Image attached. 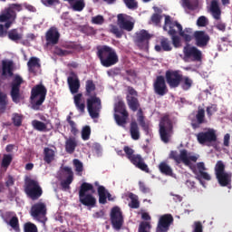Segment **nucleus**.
<instances>
[{"label": "nucleus", "mask_w": 232, "mask_h": 232, "mask_svg": "<svg viewBox=\"0 0 232 232\" xmlns=\"http://www.w3.org/2000/svg\"><path fill=\"white\" fill-rule=\"evenodd\" d=\"M169 159H172V160H175L176 163L180 164V162H183L185 166L190 167V169L194 173L196 179L199 180L201 184L202 179L203 180H211V176L206 172V164L204 162H198L197 165H192L191 162H197L198 160V158L197 156H191L188 154V150L186 149H183L179 152L177 150H172L169 153Z\"/></svg>", "instance_id": "f257e3e1"}, {"label": "nucleus", "mask_w": 232, "mask_h": 232, "mask_svg": "<svg viewBox=\"0 0 232 232\" xmlns=\"http://www.w3.org/2000/svg\"><path fill=\"white\" fill-rule=\"evenodd\" d=\"M175 28H178L179 34L184 39L185 43H191L195 35L193 29L185 28L183 30L182 24H179L177 21L171 20V16L167 15L165 16L163 30L168 32L169 35H170L174 48H179L180 46V37L177 35V30H175Z\"/></svg>", "instance_id": "f03ea898"}, {"label": "nucleus", "mask_w": 232, "mask_h": 232, "mask_svg": "<svg viewBox=\"0 0 232 232\" xmlns=\"http://www.w3.org/2000/svg\"><path fill=\"white\" fill-rule=\"evenodd\" d=\"M165 79L169 88H179V85H181L182 90L188 92V90H190L191 86H193V80L188 76L182 75V72L179 70L166 71Z\"/></svg>", "instance_id": "7ed1b4c3"}, {"label": "nucleus", "mask_w": 232, "mask_h": 232, "mask_svg": "<svg viewBox=\"0 0 232 232\" xmlns=\"http://www.w3.org/2000/svg\"><path fill=\"white\" fill-rule=\"evenodd\" d=\"M117 25L111 24L110 32L111 34H113L117 39H121L124 35V31H133V28H135V22L131 16L126 14H119L117 15Z\"/></svg>", "instance_id": "20e7f679"}, {"label": "nucleus", "mask_w": 232, "mask_h": 232, "mask_svg": "<svg viewBox=\"0 0 232 232\" xmlns=\"http://www.w3.org/2000/svg\"><path fill=\"white\" fill-rule=\"evenodd\" d=\"M96 53L102 66H104V68L115 66V64L119 63V55L117 54V52L115 49L108 45H102L97 47Z\"/></svg>", "instance_id": "39448f33"}, {"label": "nucleus", "mask_w": 232, "mask_h": 232, "mask_svg": "<svg viewBox=\"0 0 232 232\" xmlns=\"http://www.w3.org/2000/svg\"><path fill=\"white\" fill-rule=\"evenodd\" d=\"M88 191L95 193V188H93V185L92 183L83 182L79 189V201L82 206H86L87 208H95L97 198H95L92 194H86Z\"/></svg>", "instance_id": "423d86ee"}, {"label": "nucleus", "mask_w": 232, "mask_h": 232, "mask_svg": "<svg viewBox=\"0 0 232 232\" xmlns=\"http://www.w3.org/2000/svg\"><path fill=\"white\" fill-rule=\"evenodd\" d=\"M215 175L221 188H227L228 189H231L232 174L231 172L226 171V165L224 164V161L218 160L216 163Z\"/></svg>", "instance_id": "0eeeda50"}, {"label": "nucleus", "mask_w": 232, "mask_h": 232, "mask_svg": "<svg viewBox=\"0 0 232 232\" xmlns=\"http://www.w3.org/2000/svg\"><path fill=\"white\" fill-rule=\"evenodd\" d=\"M23 10L21 4H11L0 14V23H5V28H10L17 17V13Z\"/></svg>", "instance_id": "6e6552de"}, {"label": "nucleus", "mask_w": 232, "mask_h": 232, "mask_svg": "<svg viewBox=\"0 0 232 232\" xmlns=\"http://www.w3.org/2000/svg\"><path fill=\"white\" fill-rule=\"evenodd\" d=\"M48 93V90L43 84H37L31 90V101L33 102L34 110H39L40 106H43V102L46 101V94Z\"/></svg>", "instance_id": "1a4fd4ad"}, {"label": "nucleus", "mask_w": 232, "mask_h": 232, "mask_svg": "<svg viewBox=\"0 0 232 232\" xmlns=\"http://www.w3.org/2000/svg\"><path fill=\"white\" fill-rule=\"evenodd\" d=\"M123 151L125 152L127 159L131 164H133V166L141 171H145V173H150V168H148V164L144 162V158H142L140 154H135V150L129 146H125L123 148Z\"/></svg>", "instance_id": "9d476101"}, {"label": "nucleus", "mask_w": 232, "mask_h": 232, "mask_svg": "<svg viewBox=\"0 0 232 232\" xmlns=\"http://www.w3.org/2000/svg\"><path fill=\"white\" fill-rule=\"evenodd\" d=\"M24 193L31 200H39L43 197V188L39 185V181L27 179L24 184Z\"/></svg>", "instance_id": "9b49d317"}, {"label": "nucleus", "mask_w": 232, "mask_h": 232, "mask_svg": "<svg viewBox=\"0 0 232 232\" xmlns=\"http://www.w3.org/2000/svg\"><path fill=\"white\" fill-rule=\"evenodd\" d=\"M22 84H24V80L23 77H21V75L15 74L10 84V95L14 104H19V102L24 99L23 93L21 92Z\"/></svg>", "instance_id": "f8f14e48"}, {"label": "nucleus", "mask_w": 232, "mask_h": 232, "mask_svg": "<svg viewBox=\"0 0 232 232\" xmlns=\"http://www.w3.org/2000/svg\"><path fill=\"white\" fill-rule=\"evenodd\" d=\"M160 137L165 144L169 142L171 133H173V121L169 119V116H164L160 121Z\"/></svg>", "instance_id": "ddd939ff"}, {"label": "nucleus", "mask_w": 232, "mask_h": 232, "mask_svg": "<svg viewBox=\"0 0 232 232\" xmlns=\"http://www.w3.org/2000/svg\"><path fill=\"white\" fill-rule=\"evenodd\" d=\"M102 109L101 98L97 97V94L87 99V110L92 119H99Z\"/></svg>", "instance_id": "4468645a"}, {"label": "nucleus", "mask_w": 232, "mask_h": 232, "mask_svg": "<svg viewBox=\"0 0 232 232\" xmlns=\"http://www.w3.org/2000/svg\"><path fill=\"white\" fill-rule=\"evenodd\" d=\"M46 211V204L44 202H37L31 207L30 215L34 220L44 224L47 220Z\"/></svg>", "instance_id": "2eb2a0df"}, {"label": "nucleus", "mask_w": 232, "mask_h": 232, "mask_svg": "<svg viewBox=\"0 0 232 232\" xmlns=\"http://www.w3.org/2000/svg\"><path fill=\"white\" fill-rule=\"evenodd\" d=\"M126 101L131 111H138L139 108H140V102H139V92L132 86L127 87Z\"/></svg>", "instance_id": "dca6fc26"}, {"label": "nucleus", "mask_w": 232, "mask_h": 232, "mask_svg": "<svg viewBox=\"0 0 232 232\" xmlns=\"http://www.w3.org/2000/svg\"><path fill=\"white\" fill-rule=\"evenodd\" d=\"M184 61L192 63H202V51L191 45H186L183 48Z\"/></svg>", "instance_id": "f3484780"}, {"label": "nucleus", "mask_w": 232, "mask_h": 232, "mask_svg": "<svg viewBox=\"0 0 232 232\" xmlns=\"http://www.w3.org/2000/svg\"><path fill=\"white\" fill-rule=\"evenodd\" d=\"M111 223L116 231H121L124 224V217H122V212L121 208L113 207L111 210Z\"/></svg>", "instance_id": "a211bd4d"}, {"label": "nucleus", "mask_w": 232, "mask_h": 232, "mask_svg": "<svg viewBox=\"0 0 232 232\" xmlns=\"http://www.w3.org/2000/svg\"><path fill=\"white\" fill-rule=\"evenodd\" d=\"M166 78L163 75H159L156 77L153 82V90L156 95L159 97H164V95L168 94V85L166 84Z\"/></svg>", "instance_id": "6ab92c4d"}, {"label": "nucleus", "mask_w": 232, "mask_h": 232, "mask_svg": "<svg viewBox=\"0 0 232 232\" xmlns=\"http://www.w3.org/2000/svg\"><path fill=\"white\" fill-rule=\"evenodd\" d=\"M196 137L199 144H207V146H209V144L217 140V132H215V130L209 129L208 131L198 133Z\"/></svg>", "instance_id": "aec40b11"}, {"label": "nucleus", "mask_w": 232, "mask_h": 232, "mask_svg": "<svg viewBox=\"0 0 232 232\" xmlns=\"http://www.w3.org/2000/svg\"><path fill=\"white\" fill-rule=\"evenodd\" d=\"M150 39H151V34L146 30H140L136 33L135 43L140 50H148L150 46Z\"/></svg>", "instance_id": "412c9836"}, {"label": "nucleus", "mask_w": 232, "mask_h": 232, "mask_svg": "<svg viewBox=\"0 0 232 232\" xmlns=\"http://www.w3.org/2000/svg\"><path fill=\"white\" fill-rule=\"evenodd\" d=\"M172 224L173 216L171 214H165L160 218L156 232H168Z\"/></svg>", "instance_id": "4be33fe9"}, {"label": "nucleus", "mask_w": 232, "mask_h": 232, "mask_svg": "<svg viewBox=\"0 0 232 232\" xmlns=\"http://www.w3.org/2000/svg\"><path fill=\"white\" fill-rule=\"evenodd\" d=\"M195 44L198 48H206L211 41V37L205 31H196L194 32Z\"/></svg>", "instance_id": "5701e85b"}, {"label": "nucleus", "mask_w": 232, "mask_h": 232, "mask_svg": "<svg viewBox=\"0 0 232 232\" xmlns=\"http://www.w3.org/2000/svg\"><path fill=\"white\" fill-rule=\"evenodd\" d=\"M60 37L61 34H59V31L55 27H51L45 34L47 44H57Z\"/></svg>", "instance_id": "b1692460"}, {"label": "nucleus", "mask_w": 232, "mask_h": 232, "mask_svg": "<svg viewBox=\"0 0 232 232\" xmlns=\"http://www.w3.org/2000/svg\"><path fill=\"white\" fill-rule=\"evenodd\" d=\"M97 191L100 204L104 205L108 202V200L110 202L115 200V198L111 197V194L108 191V189H106L104 186H99Z\"/></svg>", "instance_id": "393cba45"}, {"label": "nucleus", "mask_w": 232, "mask_h": 232, "mask_svg": "<svg viewBox=\"0 0 232 232\" xmlns=\"http://www.w3.org/2000/svg\"><path fill=\"white\" fill-rule=\"evenodd\" d=\"M27 68L29 73L37 75V73H39V70H41V60L34 56L31 57L27 62Z\"/></svg>", "instance_id": "a878e982"}, {"label": "nucleus", "mask_w": 232, "mask_h": 232, "mask_svg": "<svg viewBox=\"0 0 232 232\" xmlns=\"http://www.w3.org/2000/svg\"><path fill=\"white\" fill-rule=\"evenodd\" d=\"M2 77L3 79H8L14 77V62L13 61H2Z\"/></svg>", "instance_id": "bb28decb"}, {"label": "nucleus", "mask_w": 232, "mask_h": 232, "mask_svg": "<svg viewBox=\"0 0 232 232\" xmlns=\"http://www.w3.org/2000/svg\"><path fill=\"white\" fill-rule=\"evenodd\" d=\"M72 75L74 77L69 76L67 79V82L69 84L71 93L75 94L79 93V89L81 88V81H79V78L75 73L72 72Z\"/></svg>", "instance_id": "cd10ccee"}, {"label": "nucleus", "mask_w": 232, "mask_h": 232, "mask_svg": "<svg viewBox=\"0 0 232 232\" xmlns=\"http://www.w3.org/2000/svg\"><path fill=\"white\" fill-rule=\"evenodd\" d=\"M65 151L66 153H69L72 155V153L75 152V148H77V139L73 136L71 137H65Z\"/></svg>", "instance_id": "c85d7f7f"}, {"label": "nucleus", "mask_w": 232, "mask_h": 232, "mask_svg": "<svg viewBox=\"0 0 232 232\" xmlns=\"http://www.w3.org/2000/svg\"><path fill=\"white\" fill-rule=\"evenodd\" d=\"M210 13L216 21L220 19V16L222 15V10L220 9V5H218V0H212L210 2Z\"/></svg>", "instance_id": "c756f323"}, {"label": "nucleus", "mask_w": 232, "mask_h": 232, "mask_svg": "<svg viewBox=\"0 0 232 232\" xmlns=\"http://www.w3.org/2000/svg\"><path fill=\"white\" fill-rule=\"evenodd\" d=\"M130 133L133 140H139L140 139V129L139 123L136 121H132L130 124Z\"/></svg>", "instance_id": "7c9ffc66"}, {"label": "nucleus", "mask_w": 232, "mask_h": 232, "mask_svg": "<svg viewBox=\"0 0 232 232\" xmlns=\"http://www.w3.org/2000/svg\"><path fill=\"white\" fill-rule=\"evenodd\" d=\"M156 52H171L173 48L171 47V44H169V40L168 38H162L160 40V45H155Z\"/></svg>", "instance_id": "2f4dec72"}, {"label": "nucleus", "mask_w": 232, "mask_h": 232, "mask_svg": "<svg viewBox=\"0 0 232 232\" xmlns=\"http://www.w3.org/2000/svg\"><path fill=\"white\" fill-rule=\"evenodd\" d=\"M44 160L46 164H52L55 160V151L48 147L44 150Z\"/></svg>", "instance_id": "473e14b6"}, {"label": "nucleus", "mask_w": 232, "mask_h": 232, "mask_svg": "<svg viewBox=\"0 0 232 232\" xmlns=\"http://www.w3.org/2000/svg\"><path fill=\"white\" fill-rule=\"evenodd\" d=\"M159 169L162 175H167V177L173 176V169H171V167H169V165L164 161L160 163Z\"/></svg>", "instance_id": "72a5a7b5"}, {"label": "nucleus", "mask_w": 232, "mask_h": 232, "mask_svg": "<svg viewBox=\"0 0 232 232\" xmlns=\"http://www.w3.org/2000/svg\"><path fill=\"white\" fill-rule=\"evenodd\" d=\"M96 86L95 83L93 82V80H87L85 83V97H93L92 93L95 92Z\"/></svg>", "instance_id": "f704fd0d"}, {"label": "nucleus", "mask_w": 232, "mask_h": 232, "mask_svg": "<svg viewBox=\"0 0 232 232\" xmlns=\"http://www.w3.org/2000/svg\"><path fill=\"white\" fill-rule=\"evenodd\" d=\"M82 99V93H78L74 95V104L77 110L81 111V113H84L86 105L84 104V102H81Z\"/></svg>", "instance_id": "c9c22d12"}, {"label": "nucleus", "mask_w": 232, "mask_h": 232, "mask_svg": "<svg viewBox=\"0 0 232 232\" xmlns=\"http://www.w3.org/2000/svg\"><path fill=\"white\" fill-rule=\"evenodd\" d=\"M8 39L14 41V43H19L23 39V34L17 32V29H12L7 33Z\"/></svg>", "instance_id": "e433bc0d"}, {"label": "nucleus", "mask_w": 232, "mask_h": 232, "mask_svg": "<svg viewBox=\"0 0 232 232\" xmlns=\"http://www.w3.org/2000/svg\"><path fill=\"white\" fill-rule=\"evenodd\" d=\"M114 110L118 113H121V115H123V117H128L129 115L128 111H126V104L122 101H120L115 104Z\"/></svg>", "instance_id": "4c0bfd02"}, {"label": "nucleus", "mask_w": 232, "mask_h": 232, "mask_svg": "<svg viewBox=\"0 0 232 232\" xmlns=\"http://www.w3.org/2000/svg\"><path fill=\"white\" fill-rule=\"evenodd\" d=\"M129 198H130V203H129V206L131 208V209H139L140 203L139 202L137 195L130 192L129 194Z\"/></svg>", "instance_id": "58836bf2"}, {"label": "nucleus", "mask_w": 232, "mask_h": 232, "mask_svg": "<svg viewBox=\"0 0 232 232\" xmlns=\"http://www.w3.org/2000/svg\"><path fill=\"white\" fill-rule=\"evenodd\" d=\"M32 126L34 130H36V131H46L47 129L46 123L38 120H34L32 121Z\"/></svg>", "instance_id": "ea45409f"}, {"label": "nucleus", "mask_w": 232, "mask_h": 232, "mask_svg": "<svg viewBox=\"0 0 232 232\" xmlns=\"http://www.w3.org/2000/svg\"><path fill=\"white\" fill-rule=\"evenodd\" d=\"M12 160H14V157H12V154H4L1 166L5 169H8V168L12 164Z\"/></svg>", "instance_id": "a19ab883"}, {"label": "nucleus", "mask_w": 232, "mask_h": 232, "mask_svg": "<svg viewBox=\"0 0 232 232\" xmlns=\"http://www.w3.org/2000/svg\"><path fill=\"white\" fill-rule=\"evenodd\" d=\"M196 120L198 124H204V122H206V111L204 109L198 108L196 114Z\"/></svg>", "instance_id": "79ce46f5"}, {"label": "nucleus", "mask_w": 232, "mask_h": 232, "mask_svg": "<svg viewBox=\"0 0 232 232\" xmlns=\"http://www.w3.org/2000/svg\"><path fill=\"white\" fill-rule=\"evenodd\" d=\"M84 6H86L84 0H76L72 5V8L74 10V12H82V10H84Z\"/></svg>", "instance_id": "37998d69"}, {"label": "nucleus", "mask_w": 232, "mask_h": 232, "mask_svg": "<svg viewBox=\"0 0 232 232\" xmlns=\"http://www.w3.org/2000/svg\"><path fill=\"white\" fill-rule=\"evenodd\" d=\"M12 121L14 126H16V128H19L20 126L23 125V115L19 113H13Z\"/></svg>", "instance_id": "c03bdc74"}, {"label": "nucleus", "mask_w": 232, "mask_h": 232, "mask_svg": "<svg viewBox=\"0 0 232 232\" xmlns=\"http://www.w3.org/2000/svg\"><path fill=\"white\" fill-rule=\"evenodd\" d=\"M92 135V128L86 125L82 130V140H90V136Z\"/></svg>", "instance_id": "a18cd8bd"}, {"label": "nucleus", "mask_w": 232, "mask_h": 232, "mask_svg": "<svg viewBox=\"0 0 232 232\" xmlns=\"http://www.w3.org/2000/svg\"><path fill=\"white\" fill-rule=\"evenodd\" d=\"M66 121L69 126H71V133H72V135H77L79 133V130L77 129L75 121H72V116H67Z\"/></svg>", "instance_id": "49530a36"}, {"label": "nucleus", "mask_w": 232, "mask_h": 232, "mask_svg": "<svg viewBox=\"0 0 232 232\" xmlns=\"http://www.w3.org/2000/svg\"><path fill=\"white\" fill-rule=\"evenodd\" d=\"M151 229V224L148 221H141L139 225L138 232H150Z\"/></svg>", "instance_id": "de8ad7c7"}, {"label": "nucleus", "mask_w": 232, "mask_h": 232, "mask_svg": "<svg viewBox=\"0 0 232 232\" xmlns=\"http://www.w3.org/2000/svg\"><path fill=\"white\" fill-rule=\"evenodd\" d=\"M9 226H11L14 231L19 232V218L17 217L11 218L9 220Z\"/></svg>", "instance_id": "09e8293b"}, {"label": "nucleus", "mask_w": 232, "mask_h": 232, "mask_svg": "<svg viewBox=\"0 0 232 232\" xmlns=\"http://www.w3.org/2000/svg\"><path fill=\"white\" fill-rule=\"evenodd\" d=\"M123 2L129 10H137V8H139V3H137V0H123Z\"/></svg>", "instance_id": "8fccbe9b"}, {"label": "nucleus", "mask_w": 232, "mask_h": 232, "mask_svg": "<svg viewBox=\"0 0 232 232\" xmlns=\"http://www.w3.org/2000/svg\"><path fill=\"white\" fill-rule=\"evenodd\" d=\"M24 232H38L37 226L31 222L25 223L24 226Z\"/></svg>", "instance_id": "3c124183"}, {"label": "nucleus", "mask_w": 232, "mask_h": 232, "mask_svg": "<svg viewBox=\"0 0 232 232\" xmlns=\"http://www.w3.org/2000/svg\"><path fill=\"white\" fill-rule=\"evenodd\" d=\"M181 6L185 10H195L196 6L191 3V0H181Z\"/></svg>", "instance_id": "603ef678"}, {"label": "nucleus", "mask_w": 232, "mask_h": 232, "mask_svg": "<svg viewBox=\"0 0 232 232\" xmlns=\"http://www.w3.org/2000/svg\"><path fill=\"white\" fill-rule=\"evenodd\" d=\"M114 119L118 126H124V124H126V119H128V116L114 114Z\"/></svg>", "instance_id": "864d4df0"}, {"label": "nucleus", "mask_w": 232, "mask_h": 232, "mask_svg": "<svg viewBox=\"0 0 232 232\" xmlns=\"http://www.w3.org/2000/svg\"><path fill=\"white\" fill-rule=\"evenodd\" d=\"M44 6H57L61 5V0H40Z\"/></svg>", "instance_id": "5fc2aeb1"}, {"label": "nucleus", "mask_w": 232, "mask_h": 232, "mask_svg": "<svg viewBox=\"0 0 232 232\" xmlns=\"http://www.w3.org/2000/svg\"><path fill=\"white\" fill-rule=\"evenodd\" d=\"M72 164H73V166L75 168V171L77 173H81L82 171H83L84 167L82 166V162H81V160L74 159L72 160Z\"/></svg>", "instance_id": "6e6d98bb"}, {"label": "nucleus", "mask_w": 232, "mask_h": 232, "mask_svg": "<svg viewBox=\"0 0 232 232\" xmlns=\"http://www.w3.org/2000/svg\"><path fill=\"white\" fill-rule=\"evenodd\" d=\"M7 104H8V96H6V93L0 91V106L3 108H6Z\"/></svg>", "instance_id": "4d7b16f0"}, {"label": "nucleus", "mask_w": 232, "mask_h": 232, "mask_svg": "<svg viewBox=\"0 0 232 232\" xmlns=\"http://www.w3.org/2000/svg\"><path fill=\"white\" fill-rule=\"evenodd\" d=\"M92 24H102L104 23V16L98 14L92 18Z\"/></svg>", "instance_id": "13d9d810"}, {"label": "nucleus", "mask_w": 232, "mask_h": 232, "mask_svg": "<svg viewBox=\"0 0 232 232\" xmlns=\"http://www.w3.org/2000/svg\"><path fill=\"white\" fill-rule=\"evenodd\" d=\"M208 18L206 16H199L197 20L198 26H208Z\"/></svg>", "instance_id": "bf43d9fd"}, {"label": "nucleus", "mask_w": 232, "mask_h": 232, "mask_svg": "<svg viewBox=\"0 0 232 232\" xmlns=\"http://www.w3.org/2000/svg\"><path fill=\"white\" fill-rule=\"evenodd\" d=\"M139 187H140V191H141V193H150V189L148 186H146L145 182L140 181L139 182Z\"/></svg>", "instance_id": "052dcab7"}, {"label": "nucleus", "mask_w": 232, "mask_h": 232, "mask_svg": "<svg viewBox=\"0 0 232 232\" xmlns=\"http://www.w3.org/2000/svg\"><path fill=\"white\" fill-rule=\"evenodd\" d=\"M217 105L212 104L211 106L207 107V114L208 117H212L213 113H216L217 111Z\"/></svg>", "instance_id": "680f3d73"}, {"label": "nucleus", "mask_w": 232, "mask_h": 232, "mask_svg": "<svg viewBox=\"0 0 232 232\" xmlns=\"http://www.w3.org/2000/svg\"><path fill=\"white\" fill-rule=\"evenodd\" d=\"M160 19H162V16H160V14L155 13L151 15L150 21L154 24H160Z\"/></svg>", "instance_id": "e2e57ef3"}, {"label": "nucleus", "mask_w": 232, "mask_h": 232, "mask_svg": "<svg viewBox=\"0 0 232 232\" xmlns=\"http://www.w3.org/2000/svg\"><path fill=\"white\" fill-rule=\"evenodd\" d=\"M138 122H139L140 126H141V128L143 130H148V125H146V121H144V116L142 114H140L138 117Z\"/></svg>", "instance_id": "0e129e2a"}, {"label": "nucleus", "mask_w": 232, "mask_h": 232, "mask_svg": "<svg viewBox=\"0 0 232 232\" xmlns=\"http://www.w3.org/2000/svg\"><path fill=\"white\" fill-rule=\"evenodd\" d=\"M8 29L5 25H3V24H0V37H6L8 35Z\"/></svg>", "instance_id": "69168bd1"}, {"label": "nucleus", "mask_w": 232, "mask_h": 232, "mask_svg": "<svg viewBox=\"0 0 232 232\" xmlns=\"http://www.w3.org/2000/svg\"><path fill=\"white\" fill-rule=\"evenodd\" d=\"M14 184H15V180L14 179V177L9 175L7 177V180L5 181V186L6 188H10L12 186H14Z\"/></svg>", "instance_id": "338daca9"}, {"label": "nucleus", "mask_w": 232, "mask_h": 232, "mask_svg": "<svg viewBox=\"0 0 232 232\" xmlns=\"http://www.w3.org/2000/svg\"><path fill=\"white\" fill-rule=\"evenodd\" d=\"M193 232H203L202 223H200V221L195 222V227Z\"/></svg>", "instance_id": "774afa93"}]
</instances>
